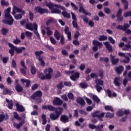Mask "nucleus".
<instances>
[{"mask_svg":"<svg viewBox=\"0 0 131 131\" xmlns=\"http://www.w3.org/2000/svg\"><path fill=\"white\" fill-rule=\"evenodd\" d=\"M42 110H49V111H55V114H51L50 116L52 120H57L60 115L62 114L63 112V108L62 107H55V106L51 105H42Z\"/></svg>","mask_w":131,"mask_h":131,"instance_id":"1","label":"nucleus"},{"mask_svg":"<svg viewBox=\"0 0 131 131\" xmlns=\"http://www.w3.org/2000/svg\"><path fill=\"white\" fill-rule=\"evenodd\" d=\"M5 18L6 19L2 20L3 23L7 25H13L14 24V18L11 15V7H8L5 10Z\"/></svg>","mask_w":131,"mask_h":131,"instance_id":"2","label":"nucleus"},{"mask_svg":"<svg viewBox=\"0 0 131 131\" xmlns=\"http://www.w3.org/2000/svg\"><path fill=\"white\" fill-rule=\"evenodd\" d=\"M44 74L42 73H39L37 74V76L38 78H40L41 80H50L52 79V74H53V69L51 68H49L48 69H46L44 70Z\"/></svg>","mask_w":131,"mask_h":131,"instance_id":"3","label":"nucleus"},{"mask_svg":"<svg viewBox=\"0 0 131 131\" xmlns=\"http://www.w3.org/2000/svg\"><path fill=\"white\" fill-rule=\"evenodd\" d=\"M9 47L10 48L9 50V53L10 54L11 57H13L15 54V51L17 54H21L23 51H25L26 48L24 47H21L20 48L13 46L12 43H8Z\"/></svg>","mask_w":131,"mask_h":131,"instance_id":"4","label":"nucleus"},{"mask_svg":"<svg viewBox=\"0 0 131 131\" xmlns=\"http://www.w3.org/2000/svg\"><path fill=\"white\" fill-rule=\"evenodd\" d=\"M25 27L26 29L31 30V31H33L34 29V33L38 39H40V35H39V33H38V31H37V24L34 23L32 25L31 23H28L26 24Z\"/></svg>","mask_w":131,"mask_h":131,"instance_id":"5","label":"nucleus"},{"mask_svg":"<svg viewBox=\"0 0 131 131\" xmlns=\"http://www.w3.org/2000/svg\"><path fill=\"white\" fill-rule=\"evenodd\" d=\"M130 26L128 24H124L123 26L119 25L116 27L117 29H119V30H122L123 31H126V33L128 34H130L131 30L130 29H127L129 28Z\"/></svg>","mask_w":131,"mask_h":131,"instance_id":"6","label":"nucleus"},{"mask_svg":"<svg viewBox=\"0 0 131 131\" xmlns=\"http://www.w3.org/2000/svg\"><path fill=\"white\" fill-rule=\"evenodd\" d=\"M92 116L94 118L97 117L99 121H103V117L105 116V113H101L100 111H96L92 114Z\"/></svg>","mask_w":131,"mask_h":131,"instance_id":"7","label":"nucleus"},{"mask_svg":"<svg viewBox=\"0 0 131 131\" xmlns=\"http://www.w3.org/2000/svg\"><path fill=\"white\" fill-rule=\"evenodd\" d=\"M54 36L55 38H56V39L57 40H60V38H61L60 43H61V45H64V43H65V39L64 38V37L63 36H61L60 32H59L58 30H55Z\"/></svg>","mask_w":131,"mask_h":131,"instance_id":"8","label":"nucleus"},{"mask_svg":"<svg viewBox=\"0 0 131 131\" xmlns=\"http://www.w3.org/2000/svg\"><path fill=\"white\" fill-rule=\"evenodd\" d=\"M14 86L17 93L23 92V87L19 83V79H15L14 81Z\"/></svg>","mask_w":131,"mask_h":131,"instance_id":"9","label":"nucleus"},{"mask_svg":"<svg viewBox=\"0 0 131 131\" xmlns=\"http://www.w3.org/2000/svg\"><path fill=\"white\" fill-rule=\"evenodd\" d=\"M34 11L36 12V13H38L40 15H42L46 13H48V9L42 8L40 6L35 7Z\"/></svg>","mask_w":131,"mask_h":131,"instance_id":"10","label":"nucleus"},{"mask_svg":"<svg viewBox=\"0 0 131 131\" xmlns=\"http://www.w3.org/2000/svg\"><path fill=\"white\" fill-rule=\"evenodd\" d=\"M93 45L94 46L92 48V50L94 51V52H97V51H98V47L101 48V47L103 46V43L102 42L96 40H94L93 41Z\"/></svg>","mask_w":131,"mask_h":131,"instance_id":"11","label":"nucleus"},{"mask_svg":"<svg viewBox=\"0 0 131 131\" xmlns=\"http://www.w3.org/2000/svg\"><path fill=\"white\" fill-rule=\"evenodd\" d=\"M47 7L48 8H58V9H61L62 11H66V8L63 6H61V5L54 4L53 3H48L46 4Z\"/></svg>","mask_w":131,"mask_h":131,"instance_id":"12","label":"nucleus"},{"mask_svg":"<svg viewBox=\"0 0 131 131\" xmlns=\"http://www.w3.org/2000/svg\"><path fill=\"white\" fill-rule=\"evenodd\" d=\"M121 15H122V9H121V8H119L116 14V17L117 18V21H118L119 23L123 21L124 18Z\"/></svg>","mask_w":131,"mask_h":131,"instance_id":"13","label":"nucleus"},{"mask_svg":"<svg viewBox=\"0 0 131 131\" xmlns=\"http://www.w3.org/2000/svg\"><path fill=\"white\" fill-rule=\"evenodd\" d=\"M52 104L54 106H62L63 100L59 97H55L52 102Z\"/></svg>","mask_w":131,"mask_h":131,"instance_id":"14","label":"nucleus"},{"mask_svg":"<svg viewBox=\"0 0 131 131\" xmlns=\"http://www.w3.org/2000/svg\"><path fill=\"white\" fill-rule=\"evenodd\" d=\"M42 97V92L40 91H37L35 92L33 95L31 96L32 100H35L36 98H39Z\"/></svg>","mask_w":131,"mask_h":131,"instance_id":"15","label":"nucleus"},{"mask_svg":"<svg viewBox=\"0 0 131 131\" xmlns=\"http://www.w3.org/2000/svg\"><path fill=\"white\" fill-rule=\"evenodd\" d=\"M118 56H119V57H122L123 58H126V59H124L122 61L123 63H124L125 64H128V63H129V61H130V58H129L128 56L125 55V53L119 52L118 53Z\"/></svg>","mask_w":131,"mask_h":131,"instance_id":"16","label":"nucleus"},{"mask_svg":"<svg viewBox=\"0 0 131 131\" xmlns=\"http://www.w3.org/2000/svg\"><path fill=\"white\" fill-rule=\"evenodd\" d=\"M64 33L67 34V37L69 40H71L72 39L71 32L69 31V27L66 26L64 29Z\"/></svg>","mask_w":131,"mask_h":131,"instance_id":"17","label":"nucleus"},{"mask_svg":"<svg viewBox=\"0 0 131 131\" xmlns=\"http://www.w3.org/2000/svg\"><path fill=\"white\" fill-rule=\"evenodd\" d=\"M80 75V74H79L78 72H77L74 74H72L70 78V79H71V80H73V81H76V79H78V78H79Z\"/></svg>","mask_w":131,"mask_h":131,"instance_id":"18","label":"nucleus"},{"mask_svg":"<svg viewBox=\"0 0 131 131\" xmlns=\"http://www.w3.org/2000/svg\"><path fill=\"white\" fill-rule=\"evenodd\" d=\"M106 93L107 94L109 98H116L117 97V94L115 92H111V90L110 89H107L106 91Z\"/></svg>","mask_w":131,"mask_h":131,"instance_id":"19","label":"nucleus"},{"mask_svg":"<svg viewBox=\"0 0 131 131\" xmlns=\"http://www.w3.org/2000/svg\"><path fill=\"white\" fill-rule=\"evenodd\" d=\"M60 120L63 123H67V122H69V118L65 115L61 116Z\"/></svg>","mask_w":131,"mask_h":131,"instance_id":"20","label":"nucleus"},{"mask_svg":"<svg viewBox=\"0 0 131 131\" xmlns=\"http://www.w3.org/2000/svg\"><path fill=\"white\" fill-rule=\"evenodd\" d=\"M24 123H25L24 121H21L19 122V123H14L13 126L17 129H20Z\"/></svg>","mask_w":131,"mask_h":131,"instance_id":"21","label":"nucleus"},{"mask_svg":"<svg viewBox=\"0 0 131 131\" xmlns=\"http://www.w3.org/2000/svg\"><path fill=\"white\" fill-rule=\"evenodd\" d=\"M110 58L112 62V64L113 65H116L118 62H119V58H116L115 56H113L112 54L110 55Z\"/></svg>","mask_w":131,"mask_h":131,"instance_id":"22","label":"nucleus"},{"mask_svg":"<svg viewBox=\"0 0 131 131\" xmlns=\"http://www.w3.org/2000/svg\"><path fill=\"white\" fill-rule=\"evenodd\" d=\"M103 43L108 52H110V53H111V52H113V48L112 47V46L110 44L109 42L106 41L104 42Z\"/></svg>","mask_w":131,"mask_h":131,"instance_id":"23","label":"nucleus"},{"mask_svg":"<svg viewBox=\"0 0 131 131\" xmlns=\"http://www.w3.org/2000/svg\"><path fill=\"white\" fill-rule=\"evenodd\" d=\"M16 109L18 112H24L25 111V108L22 105H20L18 103L15 104Z\"/></svg>","mask_w":131,"mask_h":131,"instance_id":"24","label":"nucleus"},{"mask_svg":"<svg viewBox=\"0 0 131 131\" xmlns=\"http://www.w3.org/2000/svg\"><path fill=\"white\" fill-rule=\"evenodd\" d=\"M76 102L78 104H80L81 106H84L85 105V101H84V100L82 97H78Z\"/></svg>","mask_w":131,"mask_h":131,"instance_id":"25","label":"nucleus"},{"mask_svg":"<svg viewBox=\"0 0 131 131\" xmlns=\"http://www.w3.org/2000/svg\"><path fill=\"white\" fill-rule=\"evenodd\" d=\"M124 70V68L123 66H120L119 67H117L115 68V71L118 74H121L122 73V71Z\"/></svg>","mask_w":131,"mask_h":131,"instance_id":"26","label":"nucleus"},{"mask_svg":"<svg viewBox=\"0 0 131 131\" xmlns=\"http://www.w3.org/2000/svg\"><path fill=\"white\" fill-rule=\"evenodd\" d=\"M3 94L5 96L7 95H9V96H11L12 94H13V91H12L11 90H9L8 88H4Z\"/></svg>","mask_w":131,"mask_h":131,"instance_id":"27","label":"nucleus"},{"mask_svg":"<svg viewBox=\"0 0 131 131\" xmlns=\"http://www.w3.org/2000/svg\"><path fill=\"white\" fill-rule=\"evenodd\" d=\"M8 118H9V116L8 115H6V116H5V115L3 114H0V123L1 122H3L4 120H7Z\"/></svg>","mask_w":131,"mask_h":131,"instance_id":"28","label":"nucleus"},{"mask_svg":"<svg viewBox=\"0 0 131 131\" xmlns=\"http://www.w3.org/2000/svg\"><path fill=\"white\" fill-rule=\"evenodd\" d=\"M21 82H22V83H26V88H28V86H30V80H28V79H21L20 80Z\"/></svg>","mask_w":131,"mask_h":131,"instance_id":"29","label":"nucleus"},{"mask_svg":"<svg viewBox=\"0 0 131 131\" xmlns=\"http://www.w3.org/2000/svg\"><path fill=\"white\" fill-rule=\"evenodd\" d=\"M79 13H83V14H84L85 15H89V13L85 11V10H84V8H83V6L81 4L79 5Z\"/></svg>","mask_w":131,"mask_h":131,"instance_id":"30","label":"nucleus"},{"mask_svg":"<svg viewBox=\"0 0 131 131\" xmlns=\"http://www.w3.org/2000/svg\"><path fill=\"white\" fill-rule=\"evenodd\" d=\"M50 10H51V13L52 14H61V10H60L58 9L55 8L54 9V8H49Z\"/></svg>","mask_w":131,"mask_h":131,"instance_id":"31","label":"nucleus"},{"mask_svg":"<svg viewBox=\"0 0 131 131\" xmlns=\"http://www.w3.org/2000/svg\"><path fill=\"white\" fill-rule=\"evenodd\" d=\"M120 80V78L116 77L114 80V83L116 86H120V83L119 81Z\"/></svg>","mask_w":131,"mask_h":131,"instance_id":"32","label":"nucleus"},{"mask_svg":"<svg viewBox=\"0 0 131 131\" xmlns=\"http://www.w3.org/2000/svg\"><path fill=\"white\" fill-rule=\"evenodd\" d=\"M61 15H62L64 18H67V19H70V18H71V16L70 15V13H67V11H66V10L62 11L61 12Z\"/></svg>","mask_w":131,"mask_h":131,"instance_id":"33","label":"nucleus"},{"mask_svg":"<svg viewBox=\"0 0 131 131\" xmlns=\"http://www.w3.org/2000/svg\"><path fill=\"white\" fill-rule=\"evenodd\" d=\"M121 3L124 5V10L128 9V1L127 0H121Z\"/></svg>","mask_w":131,"mask_h":131,"instance_id":"34","label":"nucleus"},{"mask_svg":"<svg viewBox=\"0 0 131 131\" xmlns=\"http://www.w3.org/2000/svg\"><path fill=\"white\" fill-rule=\"evenodd\" d=\"M14 9L15 10V11H16L17 13H21L22 15H25V11L22 10V9L19 8V7H17V6H14Z\"/></svg>","mask_w":131,"mask_h":131,"instance_id":"35","label":"nucleus"},{"mask_svg":"<svg viewBox=\"0 0 131 131\" xmlns=\"http://www.w3.org/2000/svg\"><path fill=\"white\" fill-rule=\"evenodd\" d=\"M42 54H43V51L41 50L39 51H35V55L36 57V59H37V58H42V57H41Z\"/></svg>","mask_w":131,"mask_h":131,"instance_id":"36","label":"nucleus"},{"mask_svg":"<svg viewBox=\"0 0 131 131\" xmlns=\"http://www.w3.org/2000/svg\"><path fill=\"white\" fill-rule=\"evenodd\" d=\"M37 60L39 61L41 67H45V66H46V62L45 60H43V59H42V57H37Z\"/></svg>","mask_w":131,"mask_h":131,"instance_id":"37","label":"nucleus"},{"mask_svg":"<svg viewBox=\"0 0 131 131\" xmlns=\"http://www.w3.org/2000/svg\"><path fill=\"white\" fill-rule=\"evenodd\" d=\"M41 118L42 120V124L43 125H46V124H47V122H48V121L47 120V116L45 114H42L41 115Z\"/></svg>","mask_w":131,"mask_h":131,"instance_id":"38","label":"nucleus"},{"mask_svg":"<svg viewBox=\"0 0 131 131\" xmlns=\"http://www.w3.org/2000/svg\"><path fill=\"white\" fill-rule=\"evenodd\" d=\"M1 32H2V34H3V35H7V34H8V33H9V29H8L7 28H3L1 29Z\"/></svg>","mask_w":131,"mask_h":131,"instance_id":"39","label":"nucleus"},{"mask_svg":"<svg viewBox=\"0 0 131 131\" xmlns=\"http://www.w3.org/2000/svg\"><path fill=\"white\" fill-rule=\"evenodd\" d=\"M95 83H96V85H103L104 82H103V80L100 79H95Z\"/></svg>","mask_w":131,"mask_h":131,"instance_id":"40","label":"nucleus"},{"mask_svg":"<svg viewBox=\"0 0 131 131\" xmlns=\"http://www.w3.org/2000/svg\"><path fill=\"white\" fill-rule=\"evenodd\" d=\"M31 73L33 75L36 74V68L33 65L31 66Z\"/></svg>","mask_w":131,"mask_h":131,"instance_id":"41","label":"nucleus"},{"mask_svg":"<svg viewBox=\"0 0 131 131\" xmlns=\"http://www.w3.org/2000/svg\"><path fill=\"white\" fill-rule=\"evenodd\" d=\"M13 115H14V118L15 119H17V120H21L22 119V117L19 116V114H18V113L14 112L13 113Z\"/></svg>","mask_w":131,"mask_h":131,"instance_id":"42","label":"nucleus"},{"mask_svg":"<svg viewBox=\"0 0 131 131\" xmlns=\"http://www.w3.org/2000/svg\"><path fill=\"white\" fill-rule=\"evenodd\" d=\"M92 99L96 103H100V102H101V100H100L99 97H98V96H97L96 95H93L92 96Z\"/></svg>","mask_w":131,"mask_h":131,"instance_id":"43","label":"nucleus"},{"mask_svg":"<svg viewBox=\"0 0 131 131\" xmlns=\"http://www.w3.org/2000/svg\"><path fill=\"white\" fill-rule=\"evenodd\" d=\"M57 89L58 90H62L64 88V84L63 81H61L56 86Z\"/></svg>","mask_w":131,"mask_h":131,"instance_id":"44","label":"nucleus"},{"mask_svg":"<svg viewBox=\"0 0 131 131\" xmlns=\"http://www.w3.org/2000/svg\"><path fill=\"white\" fill-rule=\"evenodd\" d=\"M99 61L100 62H105V63H108V62H109V58L108 57H100Z\"/></svg>","mask_w":131,"mask_h":131,"instance_id":"45","label":"nucleus"},{"mask_svg":"<svg viewBox=\"0 0 131 131\" xmlns=\"http://www.w3.org/2000/svg\"><path fill=\"white\" fill-rule=\"evenodd\" d=\"M107 36H105L104 35H101L99 38V41H104L105 40H107Z\"/></svg>","mask_w":131,"mask_h":131,"instance_id":"46","label":"nucleus"},{"mask_svg":"<svg viewBox=\"0 0 131 131\" xmlns=\"http://www.w3.org/2000/svg\"><path fill=\"white\" fill-rule=\"evenodd\" d=\"M104 108H105V110H106V111H111V112H114V110H113V108L110 105L105 106Z\"/></svg>","mask_w":131,"mask_h":131,"instance_id":"47","label":"nucleus"},{"mask_svg":"<svg viewBox=\"0 0 131 131\" xmlns=\"http://www.w3.org/2000/svg\"><path fill=\"white\" fill-rule=\"evenodd\" d=\"M129 49H131V45H128V44H125L124 47L122 48V51H128Z\"/></svg>","mask_w":131,"mask_h":131,"instance_id":"48","label":"nucleus"},{"mask_svg":"<svg viewBox=\"0 0 131 131\" xmlns=\"http://www.w3.org/2000/svg\"><path fill=\"white\" fill-rule=\"evenodd\" d=\"M123 16L125 18H127V17H131V11H127V12H125L123 13Z\"/></svg>","mask_w":131,"mask_h":131,"instance_id":"49","label":"nucleus"},{"mask_svg":"<svg viewBox=\"0 0 131 131\" xmlns=\"http://www.w3.org/2000/svg\"><path fill=\"white\" fill-rule=\"evenodd\" d=\"M80 17L81 18V19H83V21L85 23H89V18L88 17H86V16L85 15H81Z\"/></svg>","mask_w":131,"mask_h":131,"instance_id":"50","label":"nucleus"},{"mask_svg":"<svg viewBox=\"0 0 131 131\" xmlns=\"http://www.w3.org/2000/svg\"><path fill=\"white\" fill-rule=\"evenodd\" d=\"M106 118H113L114 117V114H111L110 112H107L105 115Z\"/></svg>","mask_w":131,"mask_h":131,"instance_id":"51","label":"nucleus"},{"mask_svg":"<svg viewBox=\"0 0 131 131\" xmlns=\"http://www.w3.org/2000/svg\"><path fill=\"white\" fill-rule=\"evenodd\" d=\"M28 19H23L20 21V25H22V26L25 25V24H27V23L29 22Z\"/></svg>","mask_w":131,"mask_h":131,"instance_id":"52","label":"nucleus"},{"mask_svg":"<svg viewBox=\"0 0 131 131\" xmlns=\"http://www.w3.org/2000/svg\"><path fill=\"white\" fill-rule=\"evenodd\" d=\"M29 19L31 21H33V19H34V14L32 12L29 11Z\"/></svg>","mask_w":131,"mask_h":131,"instance_id":"53","label":"nucleus"},{"mask_svg":"<svg viewBox=\"0 0 131 131\" xmlns=\"http://www.w3.org/2000/svg\"><path fill=\"white\" fill-rule=\"evenodd\" d=\"M68 97L70 100H74V95L71 92L68 94Z\"/></svg>","mask_w":131,"mask_h":131,"instance_id":"54","label":"nucleus"},{"mask_svg":"<svg viewBox=\"0 0 131 131\" xmlns=\"http://www.w3.org/2000/svg\"><path fill=\"white\" fill-rule=\"evenodd\" d=\"M11 65L13 68H14V69H17V63H16V61L15 60H12Z\"/></svg>","mask_w":131,"mask_h":131,"instance_id":"55","label":"nucleus"},{"mask_svg":"<svg viewBox=\"0 0 131 131\" xmlns=\"http://www.w3.org/2000/svg\"><path fill=\"white\" fill-rule=\"evenodd\" d=\"M23 15V14H22V13H21V14H16V15H14L15 19L16 20H21Z\"/></svg>","mask_w":131,"mask_h":131,"instance_id":"56","label":"nucleus"},{"mask_svg":"<svg viewBox=\"0 0 131 131\" xmlns=\"http://www.w3.org/2000/svg\"><path fill=\"white\" fill-rule=\"evenodd\" d=\"M72 25L74 28H78V25L77 24V20H73Z\"/></svg>","mask_w":131,"mask_h":131,"instance_id":"57","label":"nucleus"},{"mask_svg":"<svg viewBox=\"0 0 131 131\" xmlns=\"http://www.w3.org/2000/svg\"><path fill=\"white\" fill-rule=\"evenodd\" d=\"M95 88H96L98 93H101V91L103 90V88L101 86L96 85Z\"/></svg>","mask_w":131,"mask_h":131,"instance_id":"58","label":"nucleus"},{"mask_svg":"<svg viewBox=\"0 0 131 131\" xmlns=\"http://www.w3.org/2000/svg\"><path fill=\"white\" fill-rule=\"evenodd\" d=\"M2 60L4 64H7V63H8V61H9V57H4L3 59Z\"/></svg>","mask_w":131,"mask_h":131,"instance_id":"59","label":"nucleus"},{"mask_svg":"<svg viewBox=\"0 0 131 131\" xmlns=\"http://www.w3.org/2000/svg\"><path fill=\"white\" fill-rule=\"evenodd\" d=\"M104 127V125L101 124L100 125L96 126L95 129H97L98 131H101L102 129L101 128H103Z\"/></svg>","mask_w":131,"mask_h":131,"instance_id":"60","label":"nucleus"},{"mask_svg":"<svg viewBox=\"0 0 131 131\" xmlns=\"http://www.w3.org/2000/svg\"><path fill=\"white\" fill-rule=\"evenodd\" d=\"M73 45H74V46H78L79 45H80V43H79V41H78V39H76L73 40Z\"/></svg>","mask_w":131,"mask_h":131,"instance_id":"61","label":"nucleus"},{"mask_svg":"<svg viewBox=\"0 0 131 131\" xmlns=\"http://www.w3.org/2000/svg\"><path fill=\"white\" fill-rule=\"evenodd\" d=\"M74 72H75L74 70H73V71H64V73L67 75H70V74H73V73H74Z\"/></svg>","mask_w":131,"mask_h":131,"instance_id":"62","label":"nucleus"},{"mask_svg":"<svg viewBox=\"0 0 131 131\" xmlns=\"http://www.w3.org/2000/svg\"><path fill=\"white\" fill-rule=\"evenodd\" d=\"M117 116H120V117L123 116V115H124V113L122 111H118L117 112Z\"/></svg>","mask_w":131,"mask_h":131,"instance_id":"63","label":"nucleus"},{"mask_svg":"<svg viewBox=\"0 0 131 131\" xmlns=\"http://www.w3.org/2000/svg\"><path fill=\"white\" fill-rule=\"evenodd\" d=\"M80 86L82 88V89H86V88H88V84L83 82H81L80 83Z\"/></svg>","mask_w":131,"mask_h":131,"instance_id":"64","label":"nucleus"}]
</instances>
